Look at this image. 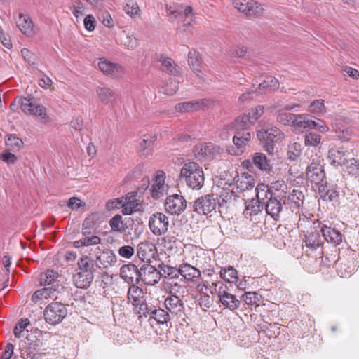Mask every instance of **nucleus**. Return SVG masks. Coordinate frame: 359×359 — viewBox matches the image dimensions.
I'll list each match as a JSON object with an SVG mask.
<instances>
[{"instance_id": "24", "label": "nucleus", "mask_w": 359, "mask_h": 359, "mask_svg": "<svg viewBox=\"0 0 359 359\" xmlns=\"http://www.w3.org/2000/svg\"><path fill=\"white\" fill-rule=\"evenodd\" d=\"M170 320V316L168 311L154 305L148 321L151 323L152 321H155L158 324H165Z\"/></svg>"}, {"instance_id": "5", "label": "nucleus", "mask_w": 359, "mask_h": 359, "mask_svg": "<svg viewBox=\"0 0 359 359\" xmlns=\"http://www.w3.org/2000/svg\"><path fill=\"white\" fill-rule=\"evenodd\" d=\"M284 203L282 193L276 191L273 195H270L268 201L264 203L265 211L273 220L278 221L282 215L287 212Z\"/></svg>"}, {"instance_id": "51", "label": "nucleus", "mask_w": 359, "mask_h": 359, "mask_svg": "<svg viewBox=\"0 0 359 359\" xmlns=\"http://www.w3.org/2000/svg\"><path fill=\"white\" fill-rule=\"evenodd\" d=\"M109 225L114 231L121 232L124 231L122 217L120 215H116L109 221Z\"/></svg>"}, {"instance_id": "39", "label": "nucleus", "mask_w": 359, "mask_h": 359, "mask_svg": "<svg viewBox=\"0 0 359 359\" xmlns=\"http://www.w3.org/2000/svg\"><path fill=\"white\" fill-rule=\"evenodd\" d=\"M241 299L250 306H259L262 302V295L257 292H245L241 297Z\"/></svg>"}, {"instance_id": "29", "label": "nucleus", "mask_w": 359, "mask_h": 359, "mask_svg": "<svg viewBox=\"0 0 359 359\" xmlns=\"http://www.w3.org/2000/svg\"><path fill=\"white\" fill-rule=\"evenodd\" d=\"M255 184V180L254 177L245 173L238 176V180L236 181V188L240 191L252 189Z\"/></svg>"}, {"instance_id": "27", "label": "nucleus", "mask_w": 359, "mask_h": 359, "mask_svg": "<svg viewBox=\"0 0 359 359\" xmlns=\"http://www.w3.org/2000/svg\"><path fill=\"white\" fill-rule=\"evenodd\" d=\"M96 93L100 101L106 105L113 104L116 101V94L111 88L107 87H98L96 89Z\"/></svg>"}, {"instance_id": "21", "label": "nucleus", "mask_w": 359, "mask_h": 359, "mask_svg": "<svg viewBox=\"0 0 359 359\" xmlns=\"http://www.w3.org/2000/svg\"><path fill=\"white\" fill-rule=\"evenodd\" d=\"M164 305L168 313L170 312L171 314L176 316L180 315L184 309L182 301L179 297L172 294L166 297L164 301Z\"/></svg>"}, {"instance_id": "64", "label": "nucleus", "mask_w": 359, "mask_h": 359, "mask_svg": "<svg viewBox=\"0 0 359 359\" xmlns=\"http://www.w3.org/2000/svg\"><path fill=\"white\" fill-rule=\"evenodd\" d=\"M72 10L73 15L75 18H78L79 16L83 15L85 6L80 0H77L76 5H74L70 8Z\"/></svg>"}, {"instance_id": "52", "label": "nucleus", "mask_w": 359, "mask_h": 359, "mask_svg": "<svg viewBox=\"0 0 359 359\" xmlns=\"http://www.w3.org/2000/svg\"><path fill=\"white\" fill-rule=\"evenodd\" d=\"M166 10L168 12V16L170 20H173L175 18L180 17L182 13V6L178 4L166 5Z\"/></svg>"}, {"instance_id": "26", "label": "nucleus", "mask_w": 359, "mask_h": 359, "mask_svg": "<svg viewBox=\"0 0 359 359\" xmlns=\"http://www.w3.org/2000/svg\"><path fill=\"white\" fill-rule=\"evenodd\" d=\"M161 62V69L169 74L177 76L181 72V69L170 57L161 56L158 59Z\"/></svg>"}, {"instance_id": "60", "label": "nucleus", "mask_w": 359, "mask_h": 359, "mask_svg": "<svg viewBox=\"0 0 359 359\" xmlns=\"http://www.w3.org/2000/svg\"><path fill=\"white\" fill-rule=\"evenodd\" d=\"M211 284L214 291L217 294L219 298L221 297L224 293L228 292L227 286L224 285L223 282L215 280L212 281Z\"/></svg>"}, {"instance_id": "2", "label": "nucleus", "mask_w": 359, "mask_h": 359, "mask_svg": "<svg viewBox=\"0 0 359 359\" xmlns=\"http://www.w3.org/2000/svg\"><path fill=\"white\" fill-rule=\"evenodd\" d=\"M59 277L58 273L53 270H48L45 273H41L40 285L44 287L35 292L33 297L40 298L43 297L45 298H55V299H60L59 294H61L62 292H65V290L60 283Z\"/></svg>"}, {"instance_id": "45", "label": "nucleus", "mask_w": 359, "mask_h": 359, "mask_svg": "<svg viewBox=\"0 0 359 359\" xmlns=\"http://www.w3.org/2000/svg\"><path fill=\"white\" fill-rule=\"evenodd\" d=\"M188 63L191 69L195 72L197 75L201 72L199 53L196 50H190L188 54Z\"/></svg>"}, {"instance_id": "36", "label": "nucleus", "mask_w": 359, "mask_h": 359, "mask_svg": "<svg viewBox=\"0 0 359 359\" xmlns=\"http://www.w3.org/2000/svg\"><path fill=\"white\" fill-rule=\"evenodd\" d=\"M219 276L224 280L231 283H237L238 280L237 271L231 266L224 269L222 268Z\"/></svg>"}, {"instance_id": "15", "label": "nucleus", "mask_w": 359, "mask_h": 359, "mask_svg": "<svg viewBox=\"0 0 359 359\" xmlns=\"http://www.w3.org/2000/svg\"><path fill=\"white\" fill-rule=\"evenodd\" d=\"M140 269L133 264L123 265L120 269V277L128 285L138 284L140 282Z\"/></svg>"}, {"instance_id": "34", "label": "nucleus", "mask_w": 359, "mask_h": 359, "mask_svg": "<svg viewBox=\"0 0 359 359\" xmlns=\"http://www.w3.org/2000/svg\"><path fill=\"white\" fill-rule=\"evenodd\" d=\"M154 304L151 302H146L142 301L137 304L134 305L135 312L138 314V318L141 319L142 318H145L149 320L151 313H152V309L154 308Z\"/></svg>"}, {"instance_id": "58", "label": "nucleus", "mask_w": 359, "mask_h": 359, "mask_svg": "<svg viewBox=\"0 0 359 359\" xmlns=\"http://www.w3.org/2000/svg\"><path fill=\"white\" fill-rule=\"evenodd\" d=\"M124 11L130 16H133L139 14L140 8L137 4L133 1L129 0L124 6Z\"/></svg>"}, {"instance_id": "56", "label": "nucleus", "mask_w": 359, "mask_h": 359, "mask_svg": "<svg viewBox=\"0 0 359 359\" xmlns=\"http://www.w3.org/2000/svg\"><path fill=\"white\" fill-rule=\"evenodd\" d=\"M301 146L297 143H294L288 147L287 157L291 161L296 160L301 154Z\"/></svg>"}, {"instance_id": "4", "label": "nucleus", "mask_w": 359, "mask_h": 359, "mask_svg": "<svg viewBox=\"0 0 359 359\" xmlns=\"http://www.w3.org/2000/svg\"><path fill=\"white\" fill-rule=\"evenodd\" d=\"M257 137L262 147L269 154H273L274 144L285 138L284 133L276 126L267 125L257 132Z\"/></svg>"}, {"instance_id": "55", "label": "nucleus", "mask_w": 359, "mask_h": 359, "mask_svg": "<svg viewBox=\"0 0 359 359\" xmlns=\"http://www.w3.org/2000/svg\"><path fill=\"white\" fill-rule=\"evenodd\" d=\"M163 184V180L158 175L156 182L152 184L151 191L153 198H158L161 194V189Z\"/></svg>"}, {"instance_id": "42", "label": "nucleus", "mask_w": 359, "mask_h": 359, "mask_svg": "<svg viewBox=\"0 0 359 359\" xmlns=\"http://www.w3.org/2000/svg\"><path fill=\"white\" fill-rule=\"evenodd\" d=\"M97 215L92 214L87 217L82 224V234L83 236L90 235L92 231L95 229V222Z\"/></svg>"}, {"instance_id": "30", "label": "nucleus", "mask_w": 359, "mask_h": 359, "mask_svg": "<svg viewBox=\"0 0 359 359\" xmlns=\"http://www.w3.org/2000/svg\"><path fill=\"white\" fill-rule=\"evenodd\" d=\"M233 137V142L238 149H243L251 139V133L249 130H242L238 128Z\"/></svg>"}, {"instance_id": "25", "label": "nucleus", "mask_w": 359, "mask_h": 359, "mask_svg": "<svg viewBox=\"0 0 359 359\" xmlns=\"http://www.w3.org/2000/svg\"><path fill=\"white\" fill-rule=\"evenodd\" d=\"M181 276L187 281L196 282L201 277V271L196 267L189 264H182L180 265Z\"/></svg>"}, {"instance_id": "20", "label": "nucleus", "mask_w": 359, "mask_h": 359, "mask_svg": "<svg viewBox=\"0 0 359 359\" xmlns=\"http://www.w3.org/2000/svg\"><path fill=\"white\" fill-rule=\"evenodd\" d=\"M349 153L344 147L332 148L329 150L328 157L333 165H345L348 163Z\"/></svg>"}, {"instance_id": "57", "label": "nucleus", "mask_w": 359, "mask_h": 359, "mask_svg": "<svg viewBox=\"0 0 359 359\" xmlns=\"http://www.w3.org/2000/svg\"><path fill=\"white\" fill-rule=\"evenodd\" d=\"M32 98H20L19 103L20 104L21 109L25 114H31L34 110V104L32 102Z\"/></svg>"}, {"instance_id": "59", "label": "nucleus", "mask_w": 359, "mask_h": 359, "mask_svg": "<svg viewBox=\"0 0 359 359\" xmlns=\"http://www.w3.org/2000/svg\"><path fill=\"white\" fill-rule=\"evenodd\" d=\"M264 113L263 106L258 105L255 108L249 109L248 115L254 123Z\"/></svg>"}, {"instance_id": "28", "label": "nucleus", "mask_w": 359, "mask_h": 359, "mask_svg": "<svg viewBox=\"0 0 359 359\" xmlns=\"http://www.w3.org/2000/svg\"><path fill=\"white\" fill-rule=\"evenodd\" d=\"M315 125V121L309 118L308 115H295L292 126L297 131L301 132L303 129L312 128Z\"/></svg>"}, {"instance_id": "19", "label": "nucleus", "mask_w": 359, "mask_h": 359, "mask_svg": "<svg viewBox=\"0 0 359 359\" xmlns=\"http://www.w3.org/2000/svg\"><path fill=\"white\" fill-rule=\"evenodd\" d=\"M122 212L123 215H129L140 210L141 203L137 198L136 193H128L125 197L121 198Z\"/></svg>"}, {"instance_id": "9", "label": "nucleus", "mask_w": 359, "mask_h": 359, "mask_svg": "<svg viewBox=\"0 0 359 359\" xmlns=\"http://www.w3.org/2000/svg\"><path fill=\"white\" fill-rule=\"evenodd\" d=\"M169 219L162 212L152 214L149 220V227L156 236L165 233L168 229Z\"/></svg>"}, {"instance_id": "44", "label": "nucleus", "mask_w": 359, "mask_h": 359, "mask_svg": "<svg viewBox=\"0 0 359 359\" xmlns=\"http://www.w3.org/2000/svg\"><path fill=\"white\" fill-rule=\"evenodd\" d=\"M259 200L252 198L249 201H245V211L249 212L250 216L257 215L263 209V205Z\"/></svg>"}, {"instance_id": "62", "label": "nucleus", "mask_w": 359, "mask_h": 359, "mask_svg": "<svg viewBox=\"0 0 359 359\" xmlns=\"http://www.w3.org/2000/svg\"><path fill=\"white\" fill-rule=\"evenodd\" d=\"M9 150H4L1 154V159L4 162L8 165L15 164L18 160V158L15 154L11 152Z\"/></svg>"}, {"instance_id": "3", "label": "nucleus", "mask_w": 359, "mask_h": 359, "mask_svg": "<svg viewBox=\"0 0 359 359\" xmlns=\"http://www.w3.org/2000/svg\"><path fill=\"white\" fill-rule=\"evenodd\" d=\"M180 180L192 189H201L205 181L202 167L194 161L184 163L180 170Z\"/></svg>"}, {"instance_id": "16", "label": "nucleus", "mask_w": 359, "mask_h": 359, "mask_svg": "<svg viewBox=\"0 0 359 359\" xmlns=\"http://www.w3.org/2000/svg\"><path fill=\"white\" fill-rule=\"evenodd\" d=\"M281 193L287 210L290 209V211L293 212L294 209L299 208L303 204L304 195L301 191L294 189L289 194L285 192Z\"/></svg>"}, {"instance_id": "8", "label": "nucleus", "mask_w": 359, "mask_h": 359, "mask_svg": "<svg viewBox=\"0 0 359 359\" xmlns=\"http://www.w3.org/2000/svg\"><path fill=\"white\" fill-rule=\"evenodd\" d=\"M217 206L216 198L214 194H206L198 197L193 203L194 212L199 215H207L215 210Z\"/></svg>"}, {"instance_id": "14", "label": "nucleus", "mask_w": 359, "mask_h": 359, "mask_svg": "<svg viewBox=\"0 0 359 359\" xmlns=\"http://www.w3.org/2000/svg\"><path fill=\"white\" fill-rule=\"evenodd\" d=\"M157 255L156 245L149 241H144L137 246V255L143 262H151Z\"/></svg>"}, {"instance_id": "23", "label": "nucleus", "mask_w": 359, "mask_h": 359, "mask_svg": "<svg viewBox=\"0 0 359 359\" xmlns=\"http://www.w3.org/2000/svg\"><path fill=\"white\" fill-rule=\"evenodd\" d=\"M320 232L324 240L327 243L337 245L340 244L342 241V234L335 229H332L326 225H323L320 226Z\"/></svg>"}, {"instance_id": "11", "label": "nucleus", "mask_w": 359, "mask_h": 359, "mask_svg": "<svg viewBox=\"0 0 359 359\" xmlns=\"http://www.w3.org/2000/svg\"><path fill=\"white\" fill-rule=\"evenodd\" d=\"M140 281L147 285H154L161 280L162 273L154 266L149 264H144L140 269Z\"/></svg>"}, {"instance_id": "47", "label": "nucleus", "mask_w": 359, "mask_h": 359, "mask_svg": "<svg viewBox=\"0 0 359 359\" xmlns=\"http://www.w3.org/2000/svg\"><path fill=\"white\" fill-rule=\"evenodd\" d=\"M159 267L163 272L165 277L169 279H176L178 278L180 276H181L180 266L178 269H177L162 264L159 265Z\"/></svg>"}, {"instance_id": "46", "label": "nucleus", "mask_w": 359, "mask_h": 359, "mask_svg": "<svg viewBox=\"0 0 359 359\" xmlns=\"http://www.w3.org/2000/svg\"><path fill=\"white\" fill-rule=\"evenodd\" d=\"M279 88V82L277 79L273 76H267L262 82L259 84L258 88L265 89L269 91H274Z\"/></svg>"}, {"instance_id": "48", "label": "nucleus", "mask_w": 359, "mask_h": 359, "mask_svg": "<svg viewBox=\"0 0 359 359\" xmlns=\"http://www.w3.org/2000/svg\"><path fill=\"white\" fill-rule=\"evenodd\" d=\"M201 107L198 102H185L179 103L175 106V110L180 113L189 111L191 110H197Z\"/></svg>"}, {"instance_id": "61", "label": "nucleus", "mask_w": 359, "mask_h": 359, "mask_svg": "<svg viewBox=\"0 0 359 359\" xmlns=\"http://www.w3.org/2000/svg\"><path fill=\"white\" fill-rule=\"evenodd\" d=\"M326 194V198H323L324 201H329L333 202L334 203L339 204V191L337 190V188H334L333 186L330 189H327Z\"/></svg>"}, {"instance_id": "49", "label": "nucleus", "mask_w": 359, "mask_h": 359, "mask_svg": "<svg viewBox=\"0 0 359 359\" xmlns=\"http://www.w3.org/2000/svg\"><path fill=\"white\" fill-rule=\"evenodd\" d=\"M309 111L316 114H324L326 112L325 101L323 100H314L311 102Z\"/></svg>"}, {"instance_id": "13", "label": "nucleus", "mask_w": 359, "mask_h": 359, "mask_svg": "<svg viewBox=\"0 0 359 359\" xmlns=\"http://www.w3.org/2000/svg\"><path fill=\"white\" fill-rule=\"evenodd\" d=\"M97 67L103 74L112 78H120L125 74V69L123 66L107 60L100 59Z\"/></svg>"}, {"instance_id": "54", "label": "nucleus", "mask_w": 359, "mask_h": 359, "mask_svg": "<svg viewBox=\"0 0 359 359\" xmlns=\"http://www.w3.org/2000/svg\"><path fill=\"white\" fill-rule=\"evenodd\" d=\"M29 325V320L27 318L20 319L13 330V334L16 338H20L22 337V332Z\"/></svg>"}, {"instance_id": "63", "label": "nucleus", "mask_w": 359, "mask_h": 359, "mask_svg": "<svg viewBox=\"0 0 359 359\" xmlns=\"http://www.w3.org/2000/svg\"><path fill=\"white\" fill-rule=\"evenodd\" d=\"M100 20L102 21V23L107 27H112L114 25L111 15L107 11H104L101 13Z\"/></svg>"}, {"instance_id": "40", "label": "nucleus", "mask_w": 359, "mask_h": 359, "mask_svg": "<svg viewBox=\"0 0 359 359\" xmlns=\"http://www.w3.org/2000/svg\"><path fill=\"white\" fill-rule=\"evenodd\" d=\"M83 237L73 243L75 248H80L83 246L95 245L100 243L101 239L97 236H83Z\"/></svg>"}, {"instance_id": "12", "label": "nucleus", "mask_w": 359, "mask_h": 359, "mask_svg": "<svg viewBox=\"0 0 359 359\" xmlns=\"http://www.w3.org/2000/svg\"><path fill=\"white\" fill-rule=\"evenodd\" d=\"M187 207V201L180 194L168 196L165 202L166 211L171 215H180Z\"/></svg>"}, {"instance_id": "18", "label": "nucleus", "mask_w": 359, "mask_h": 359, "mask_svg": "<svg viewBox=\"0 0 359 359\" xmlns=\"http://www.w3.org/2000/svg\"><path fill=\"white\" fill-rule=\"evenodd\" d=\"M335 268L337 274L340 277H348L353 273L355 269L354 261L351 257H339L335 262Z\"/></svg>"}, {"instance_id": "41", "label": "nucleus", "mask_w": 359, "mask_h": 359, "mask_svg": "<svg viewBox=\"0 0 359 359\" xmlns=\"http://www.w3.org/2000/svg\"><path fill=\"white\" fill-rule=\"evenodd\" d=\"M143 290L140 287L137 286L136 284L130 285V287L128 292V297L129 299L133 300V305L137 304V303L142 302L141 298L143 296Z\"/></svg>"}, {"instance_id": "53", "label": "nucleus", "mask_w": 359, "mask_h": 359, "mask_svg": "<svg viewBox=\"0 0 359 359\" xmlns=\"http://www.w3.org/2000/svg\"><path fill=\"white\" fill-rule=\"evenodd\" d=\"M321 140V137L319 134L315 132H309L306 133L304 141L306 145L317 146Z\"/></svg>"}, {"instance_id": "10", "label": "nucleus", "mask_w": 359, "mask_h": 359, "mask_svg": "<svg viewBox=\"0 0 359 359\" xmlns=\"http://www.w3.org/2000/svg\"><path fill=\"white\" fill-rule=\"evenodd\" d=\"M233 5L240 12L248 17H256L262 14L263 8L255 0H233Z\"/></svg>"}, {"instance_id": "37", "label": "nucleus", "mask_w": 359, "mask_h": 359, "mask_svg": "<svg viewBox=\"0 0 359 359\" xmlns=\"http://www.w3.org/2000/svg\"><path fill=\"white\" fill-rule=\"evenodd\" d=\"M253 123V122H251V119H250V117L247 114L238 116L235 121V123H231L228 127L231 130H233V128L237 129V128H238L242 130H248V127Z\"/></svg>"}, {"instance_id": "32", "label": "nucleus", "mask_w": 359, "mask_h": 359, "mask_svg": "<svg viewBox=\"0 0 359 359\" xmlns=\"http://www.w3.org/2000/svg\"><path fill=\"white\" fill-rule=\"evenodd\" d=\"M253 164L262 172H269L271 170L270 161L262 153H255L253 156Z\"/></svg>"}, {"instance_id": "17", "label": "nucleus", "mask_w": 359, "mask_h": 359, "mask_svg": "<svg viewBox=\"0 0 359 359\" xmlns=\"http://www.w3.org/2000/svg\"><path fill=\"white\" fill-rule=\"evenodd\" d=\"M96 257L94 260L95 267L100 269H108L114 266L116 262V257L111 250H105L102 252H96Z\"/></svg>"}, {"instance_id": "43", "label": "nucleus", "mask_w": 359, "mask_h": 359, "mask_svg": "<svg viewBox=\"0 0 359 359\" xmlns=\"http://www.w3.org/2000/svg\"><path fill=\"white\" fill-rule=\"evenodd\" d=\"M275 191L271 190L267 186L261 184L256 188V200H259L262 203H264V201H268L270 195H273Z\"/></svg>"}, {"instance_id": "33", "label": "nucleus", "mask_w": 359, "mask_h": 359, "mask_svg": "<svg viewBox=\"0 0 359 359\" xmlns=\"http://www.w3.org/2000/svg\"><path fill=\"white\" fill-rule=\"evenodd\" d=\"M17 25L20 30L27 36H31L33 34L34 25L29 17L20 14Z\"/></svg>"}, {"instance_id": "1", "label": "nucleus", "mask_w": 359, "mask_h": 359, "mask_svg": "<svg viewBox=\"0 0 359 359\" xmlns=\"http://www.w3.org/2000/svg\"><path fill=\"white\" fill-rule=\"evenodd\" d=\"M95 271L94 259L86 255L82 256L77 262V269L72 276L74 285L77 288H88L94 279Z\"/></svg>"}, {"instance_id": "6", "label": "nucleus", "mask_w": 359, "mask_h": 359, "mask_svg": "<svg viewBox=\"0 0 359 359\" xmlns=\"http://www.w3.org/2000/svg\"><path fill=\"white\" fill-rule=\"evenodd\" d=\"M67 315L66 306L59 302L49 304L43 311L45 321L52 325L59 324Z\"/></svg>"}, {"instance_id": "50", "label": "nucleus", "mask_w": 359, "mask_h": 359, "mask_svg": "<svg viewBox=\"0 0 359 359\" xmlns=\"http://www.w3.org/2000/svg\"><path fill=\"white\" fill-rule=\"evenodd\" d=\"M294 116L295 114H293L281 112L277 115L276 121L283 126H287L290 124H292V126Z\"/></svg>"}, {"instance_id": "22", "label": "nucleus", "mask_w": 359, "mask_h": 359, "mask_svg": "<svg viewBox=\"0 0 359 359\" xmlns=\"http://www.w3.org/2000/svg\"><path fill=\"white\" fill-rule=\"evenodd\" d=\"M217 194V201L219 207H225L236 201L238 197L235 192L229 187L219 188Z\"/></svg>"}, {"instance_id": "38", "label": "nucleus", "mask_w": 359, "mask_h": 359, "mask_svg": "<svg viewBox=\"0 0 359 359\" xmlns=\"http://www.w3.org/2000/svg\"><path fill=\"white\" fill-rule=\"evenodd\" d=\"M5 144L7 147V150L14 152L20 151L24 144L23 141L15 135H8L5 140Z\"/></svg>"}, {"instance_id": "31", "label": "nucleus", "mask_w": 359, "mask_h": 359, "mask_svg": "<svg viewBox=\"0 0 359 359\" xmlns=\"http://www.w3.org/2000/svg\"><path fill=\"white\" fill-rule=\"evenodd\" d=\"M219 299L225 308L229 309L231 311L238 309L241 304V301L229 292L224 293Z\"/></svg>"}, {"instance_id": "7", "label": "nucleus", "mask_w": 359, "mask_h": 359, "mask_svg": "<svg viewBox=\"0 0 359 359\" xmlns=\"http://www.w3.org/2000/svg\"><path fill=\"white\" fill-rule=\"evenodd\" d=\"M306 175L307 179L315 184H320L324 182L325 173L321 164L320 157L316 154L311 156V161L306 168Z\"/></svg>"}, {"instance_id": "35", "label": "nucleus", "mask_w": 359, "mask_h": 359, "mask_svg": "<svg viewBox=\"0 0 359 359\" xmlns=\"http://www.w3.org/2000/svg\"><path fill=\"white\" fill-rule=\"evenodd\" d=\"M304 243L306 247L316 249L323 245V241L320 238L319 232L315 231L306 235Z\"/></svg>"}]
</instances>
